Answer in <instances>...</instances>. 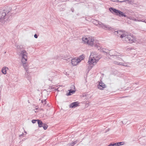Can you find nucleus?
Listing matches in <instances>:
<instances>
[{
  "mask_svg": "<svg viewBox=\"0 0 146 146\" xmlns=\"http://www.w3.org/2000/svg\"><path fill=\"white\" fill-rule=\"evenodd\" d=\"M10 10L0 9V23L10 20L11 18L12 13Z\"/></svg>",
  "mask_w": 146,
  "mask_h": 146,
  "instance_id": "f257e3e1",
  "label": "nucleus"
},
{
  "mask_svg": "<svg viewBox=\"0 0 146 146\" xmlns=\"http://www.w3.org/2000/svg\"><path fill=\"white\" fill-rule=\"evenodd\" d=\"M27 52L25 50H23L21 52L20 55L22 56V59L21 60V62L23 64V66L26 71V72L25 74H28V72H27V69L28 68L29 65L26 62L27 61V56L26 54Z\"/></svg>",
  "mask_w": 146,
  "mask_h": 146,
  "instance_id": "f03ea898",
  "label": "nucleus"
},
{
  "mask_svg": "<svg viewBox=\"0 0 146 146\" xmlns=\"http://www.w3.org/2000/svg\"><path fill=\"white\" fill-rule=\"evenodd\" d=\"M109 11L111 13L120 17H126L127 15L123 12L113 7L109 9Z\"/></svg>",
  "mask_w": 146,
  "mask_h": 146,
  "instance_id": "7ed1b4c3",
  "label": "nucleus"
},
{
  "mask_svg": "<svg viewBox=\"0 0 146 146\" xmlns=\"http://www.w3.org/2000/svg\"><path fill=\"white\" fill-rule=\"evenodd\" d=\"M100 59L99 56L97 57H93V58L92 57L90 58L89 59L88 63L89 64L88 67L90 69H91L94 66V63H96L98 62Z\"/></svg>",
  "mask_w": 146,
  "mask_h": 146,
  "instance_id": "20e7f679",
  "label": "nucleus"
},
{
  "mask_svg": "<svg viewBox=\"0 0 146 146\" xmlns=\"http://www.w3.org/2000/svg\"><path fill=\"white\" fill-rule=\"evenodd\" d=\"M124 39L125 40L128 42L132 43L135 41V38L134 37V36L133 35H126Z\"/></svg>",
  "mask_w": 146,
  "mask_h": 146,
  "instance_id": "39448f33",
  "label": "nucleus"
},
{
  "mask_svg": "<svg viewBox=\"0 0 146 146\" xmlns=\"http://www.w3.org/2000/svg\"><path fill=\"white\" fill-rule=\"evenodd\" d=\"M114 34L115 35H117L118 36H119L120 35V37L123 39L124 38L125 36L126 35L123 34V32L121 31H115L114 32Z\"/></svg>",
  "mask_w": 146,
  "mask_h": 146,
  "instance_id": "423d86ee",
  "label": "nucleus"
},
{
  "mask_svg": "<svg viewBox=\"0 0 146 146\" xmlns=\"http://www.w3.org/2000/svg\"><path fill=\"white\" fill-rule=\"evenodd\" d=\"M119 53H118L117 52H115L114 50H113L109 52L108 55L107 56H108L109 55L110 56H121L119 54Z\"/></svg>",
  "mask_w": 146,
  "mask_h": 146,
  "instance_id": "0eeeda50",
  "label": "nucleus"
},
{
  "mask_svg": "<svg viewBox=\"0 0 146 146\" xmlns=\"http://www.w3.org/2000/svg\"><path fill=\"white\" fill-rule=\"evenodd\" d=\"M68 60H69L71 61V63L74 66H75L77 65L79 63V62L78 60V59H72L68 58Z\"/></svg>",
  "mask_w": 146,
  "mask_h": 146,
  "instance_id": "6e6552de",
  "label": "nucleus"
},
{
  "mask_svg": "<svg viewBox=\"0 0 146 146\" xmlns=\"http://www.w3.org/2000/svg\"><path fill=\"white\" fill-rule=\"evenodd\" d=\"M106 86L103 83L102 81L100 80L99 83V85L98 86V88L100 90H103V88H106Z\"/></svg>",
  "mask_w": 146,
  "mask_h": 146,
  "instance_id": "1a4fd4ad",
  "label": "nucleus"
},
{
  "mask_svg": "<svg viewBox=\"0 0 146 146\" xmlns=\"http://www.w3.org/2000/svg\"><path fill=\"white\" fill-rule=\"evenodd\" d=\"M79 103L78 102H73L70 105V107L72 108H75L78 106Z\"/></svg>",
  "mask_w": 146,
  "mask_h": 146,
  "instance_id": "9d476101",
  "label": "nucleus"
},
{
  "mask_svg": "<svg viewBox=\"0 0 146 146\" xmlns=\"http://www.w3.org/2000/svg\"><path fill=\"white\" fill-rule=\"evenodd\" d=\"M98 23L97 24V25H99L100 26L102 27H104L108 29L110 28V27H109V25H104L100 22L98 21Z\"/></svg>",
  "mask_w": 146,
  "mask_h": 146,
  "instance_id": "9b49d317",
  "label": "nucleus"
},
{
  "mask_svg": "<svg viewBox=\"0 0 146 146\" xmlns=\"http://www.w3.org/2000/svg\"><path fill=\"white\" fill-rule=\"evenodd\" d=\"M88 42L87 44H89V45L92 46L93 45L94 40L93 38H88Z\"/></svg>",
  "mask_w": 146,
  "mask_h": 146,
  "instance_id": "f8f14e48",
  "label": "nucleus"
},
{
  "mask_svg": "<svg viewBox=\"0 0 146 146\" xmlns=\"http://www.w3.org/2000/svg\"><path fill=\"white\" fill-rule=\"evenodd\" d=\"M37 121L38 127H42L44 123H43L42 121L38 119Z\"/></svg>",
  "mask_w": 146,
  "mask_h": 146,
  "instance_id": "ddd939ff",
  "label": "nucleus"
},
{
  "mask_svg": "<svg viewBox=\"0 0 146 146\" xmlns=\"http://www.w3.org/2000/svg\"><path fill=\"white\" fill-rule=\"evenodd\" d=\"M9 68L7 67H3L1 70V72L3 74H6L7 73V70Z\"/></svg>",
  "mask_w": 146,
  "mask_h": 146,
  "instance_id": "4468645a",
  "label": "nucleus"
},
{
  "mask_svg": "<svg viewBox=\"0 0 146 146\" xmlns=\"http://www.w3.org/2000/svg\"><path fill=\"white\" fill-rule=\"evenodd\" d=\"M69 92L67 93L66 94V95L68 96L71 95L72 94H73L75 92V90L71 89L69 90Z\"/></svg>",
  "mask_w": 146,
  "mask_h": 146,
  "instance_id": "2eb2a0df",
  "label": "nucleus"
},
{
  "mask_svg": "<svg viewBox=\"0 0 146 146\" xmlns=\"http://www.w3.org/2000/svg\"><path fill=\"white\" fill-rule=\"evenodd\" d=\"M88 38L86 37H83L82 38V40L84 43H87L88 42Z\"/></svg>",
  "mask_w": 146,
  "mask_h": 146,
  "instance_id": "dca6fc26",
  "label": "nucleus"
},
{
  "mask_svg": "<svg viewBox=\"0 0 146 146\" xmlns=\"http://www.w3.org/2000/svg\"><path fill=\"white\" fill-rule=\"evenodd\" d=\"M84 56L83 55H81L78 58V60L79 62H80L81 61V60H82L84 59Z\"/></svg>",
  "mask_w": 146,
  "mask_h": 146,
  "instance_id": "f3484780",
  "label": "nucleus"
},
{
  "mask_svg": "<svg viewBox=\"0 0 146 146\" xmlns=\"http://www.w3.org/2000/svg\"><path fill=\"white\" fill-rule=\"evenodd\" d=\"M109 50L107 49H104L103 50L102 52L104 53H105V54L107 56H108L109 52Z\"/></svg>",
  "mask_w": 146,
  "mask_h": 146,
  "instance_id": "a211bd4d",
  "label": "nucleus"
},
{
  "mask_svg": "<svg viewBox=\"0 0 146 146\" xmlns=\"http://www.w3.org/2000/svg\"><path fill=\"white\" fill-rule=\"evenodd\" d=\"M125 142H121L117 143V146H119L124 144Z\"/></svg>",
  "mask_w": 146,
  "mask_h": 146,
  "instance_id": "6ab92c4d",
  "label": "nucleus"
},
{
  "mask_svg": "<svg viewBox=\"0 0 146 146\" xmlns=\"http://www.w3.org/2000/svg\"><path fill=\"white\" fill-rule=\"evenodd\" d=\"M42 127H43V128L44 130H46L47 129L48 126L47 124H46L44 123Z\"/></svg>",
  "mask_w": 146,
  "mask_h": 146,
  "instance_id": "aec40b11",
  "label": "nucleus"
},
{
  "mask_svg": "<svg viewBox=\"0 0 146 146\" xmlns=\"http://www.w3.org/2000/svg\"><path fill=\"white\" fill-rule=\"evenodd\" d=\"M108 146H117V143H111L109 145H108Z\"/></svg>",
  "mask_w": 146,
  "mask_h": 146,
  "instance_id": "412c9836",
  "label": "nucleus"
},
{
  "mask_svg": "<svg viewBox=\"0 0 146 146\" xmlns=\"http://www.w3.org/2000/svg\"><path fill=\"white\" fill-rule=\"evenodd\" d=\"M77 142V140H76L73 142L72 143L70 144V145L71 146H73L75 144H76Z\"/></svg>",
  "mask_w": 146,
  "mask_h": 146,
  "instance_id": "4be33fe9",
  "label": "nucleus"
},
{
  "mask_svg": "<svg viewBox=\"0 0 146 146\" xmlns=\"http://www.w3.org/2000/svg\"><path fill=\"white\" fill-rule=\"evenodd\" d=\"M46 100L45 99L44 100H41V102L44 105L46 104Z\"/></svg>",
  "mask_w": 146,
  "mask_h": 146,
  "instance_id": "5701e85b",
  "label": "nucleus"
},
{
  "mask_svg": "<svg viewBox=\"0 0 146 146\" xmlns=\"http://www.w3.org/2000/svg\"><path fill=\"white\" fill-rule=\"evenodd\" d=\"M38 119H33L32 121V122L33 123H36V122L37 121L38 122Z\"/></svg>",
  "mask_w": 146,
  "mask_h": 146,
  "instance_id": "b1692460",
  "label": "nucleus"
},
{
  "mask_svg": "<svg viewBox=\"0 0 146 146\" xmlns=\"http://www.w3.org/2000/svg\"><path fill=\"white\" fill-rule=\"evenodd\" d=\"M113 63L114 64H117V65H119V64H120V63L119 62H117L115 61H114L113 62Z\"/></svg>",
  "mask_w": 146,
  "mask_h": 146,
  "instance_id": "393cba45",
  "label": "nucleus"
},
{
  "mask_svg": "<svg viewBox=\"0 0 146 146\" xmlns=\"http://www.w3.org/2000/svg\"><path fill=\"white\" fill-rule=\"evenodd\" d=\"M117 56H115V58L118 60H120V59H121V58H120Z\"/></svg>",
  "mask_w": 146,
  "mask_h": 146,
  "instance_id": "a878e982",
  "label": "nucleus"
},
{
  "mask_svg": "<svg viewBox=\"0 0 146 146\" xmlns=\"http://www.w3.org/2000/svg\"><path fill=\"white\" fill-rule=\"evenodd\" d=\"M65 9V8H62L61 7L60 8L59 10L60 11H63Z\"/></svg>",
  "mask_w": 146,
  "mask_h": 146,
  "instance_id": "bb28decb",
  "label": "nucleus"
},
{
  "mask_svg": "<svg viewBox=\"0 0 146 146\" xmlns=\"http://www.w3.org/2000/svg\"><path fill=\"white\" fill-rule=\"evenodd\" d=\"M34 36L35 38H37L38 37L37 35L36 34L34 35Z\"/></svg>",
  "mask_w": 146,
  "mask_h": 146,
  "instance_id": "cd10ccee",
  "label": "nucleus"
},
{
  "mask_svg": "<svg viewBox=\"0 0 146 146\" xmlns=\"http://www.w3.org/2000/svg\"><path fill=\"white\" fill-rule=\"evenodd\" d=\"M58 57V56H56L55 57L53 58L54 59H57Z\"/></svg>",
  "mask_w": 146,
  "mask_h": 146,
  "instance_id": "c85d7f7f",
  "label": "nucleus"
},
{
  "mask_svg": "<svg viewBox=\"0 0 146 146\" xmlns=\"http://www.w3.org/2000/svg\"><path fill=\"white\" fill-rule=\"evenodd\" d=\"M71 10L72 12H74V9L73 7H72L71 8Z\"/></svg>",
  "mask_w": 146,
  "mask_h": 146,
  "instance_id": "c756f323",
  "label": "nucleus"
},
{
  "mask_svg": "<svg viewBox=\"0 0 146 146\" xmlns=\"http://www.w3.org/2000/svg\"><path fill=\"white\" fill-rule=\"evenodd\" d=\"M118 2H123L125 1L124 0H123V1H119V0H117Z\"/></svg>",
  "mask_w": 146,
  "mask_h": 146,
  "instance_id": "7c9ffc66",
  "label": "nucleus"
},
{
  "mask_svg": "<svg viewBox=\"0 0 146 146\" xmlns=\"http://www.w3.org/2000/svg\"><path fill=\"white\" fill-rule=\"evenodd\" d=\"M120 63V64H119V65H122V66H124V65L123 64V63H122V62H119Z\"/></svg>",
  "mask_w": 146,
  "mask_h": 146,
  "instance_id": "2f4dec72",
  "label": "nucleus"
},
{
  "mask_svg": "<svg viewBox=\"0 0 146 146\" xmlns=\"http://www.w3.org/2000/svg\"><path fill=\"white\" fill-rule=\"evenodd\" d=\"M24 133H23L22 134L19 135V137H21L24 135Z\"/></svg>",
  "mask_w": 146,
  "mask_h": 146,
  "instance_id": "473e14b6",
  "label": "nucleus"
},
{
  "mask_svg": "<svg viewBox=\"0 0 146 146\" xmlns=\"http://www.w3.org/2000/svg\"><path fill=\"white\" fill-rule=\"evenodd\" d=\"M142 22L145 23V20L142 19Z\"/></svg>",
  "mask_w": 146,
  "mask_h": 146,
  "instance_id": "72a5a7b5",
  "label": "nucleus"
},
{
  "mask_svg": "<svg viewBox=\"0 0 146 146\" xmlns=\"http://www.w3.org/2000/svg\"><path fill=\"white\" fill-rule=\"evenodd\" d=\"M137 21H139V22H141V21H142V20H137Z\"/></svg>",
  "mask_w": 146,
  "mask_h": 146,
  "instance_id": "f704fd0d",
  "label": "nucleus"
},
{
  "mask_svg": "<svg viewBox=\"0 0 146 146\" xmlns=\"http://www.w3.org/2000/svg\"><path fill=\"white\" fill-rule=\"evenodd\" d=\"M134 20L135 21H137V20L136 19H134Z\"/></svg>",
  "mask_w": 146,
  "mask_h": 146,
  "instance_id": "c9c22d12",
  "label": "nucleus"
},
{
  "mask_svg": "<svg viewBox=\"0 0 146 146\" xmlns=\"http://www.w3.org/2000/svg\"><path fill=\"white\" fill-rule=\"evenodd\" d=\"M135 84H138V83H135Z\"/></svg>",
  "mask_w": 146,
  "mask_h": 146,
  "instance_id": "e433bc0d",
  "label": "nucleus"
},
{
  "mask_svg": "<svg viewBox=\"0 0 146 146\" xmlns=\"http://www.w3.org/2000/svg\"><path fill=\"white\" fill-rule=\"evenodd\" d=\"M111 1H113L114 0H111Z\"/></svg>",
  "mask_w": 146,
  "mask_h": 146,
  "instance_id": "4c0bfd02",
  "label": "nucleus"
},
{
  "mask_svg": "<svg viewBox=\"0 0 146 146\" xmlns=\"http://www.w3.org/2000/svg\"><path fill=\"white\" fill-rule=\"evenodd\" d=\"M122 61L124 62V61L123 60H122Z\"/></svg>",
  "mask_w": 146,
  "mask_h": 146,
  "instance_id": "58836bf2",
  "label": "nucleus"
},
{
  "mask_svg": "<svg viewBox=\"0 0 146 146\" xmlns=\"http://www.w3.org/2000/svg\"><path fill=\"white\" fill-rule=\"evenodd\" d=\"M69 1V0H66V1Z\"/></svg>",
  "mask_w": 146,
  "mask_h": 146,
  "instance_id": "ea45409f",
  "label": "nucleus"
},
{
  "mask_svg": "<svg viewBox=\"0 0 146 146\" xmlns=\"http://www.w3.org/2000/svg\"><path fill=\"white\" fill-rule=\"evenodd\" d=\"M145 23H146V21H145Z\"/></svg>",
  "mask_w": 146,
  "mask_h": 146,
  "instance_id": "a19ab883",
  "label": "nucleus"
},
{
  "mask_svg": "<svg viewBox=\"0 0 146 146\" xmlns=\"http://www.w3.org/2000/svg\"><path fill=\"white\" fill-rule=\"evenodd\" d=\"M69 146H71V145H70Z\"/></svg>",
  "mask_w": 146,
  "mask_h": 146,
  "instance_id": "79ce46f5",
  "label": "nucleus"
}]
</instances>
